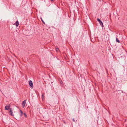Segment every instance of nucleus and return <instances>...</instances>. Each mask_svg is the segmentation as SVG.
I'll list each match as a JSON object with an SVG mask.
<instances>
[{"label": "nucleus", "instance_id": "obj_1", "mask_svg": "<svg viewBox=\"0 0 127 127\" xmlns=\"http://www.w3.org/2000/svg\"><path fill=\"white\" fill-rule=\"evenodd\" d=\"M97 21L99 22L100 25L101 26L103 27V23L100 19L99 18H97Z\"/></svg>", "mask_w": 127, "mask_h": 127}, {"label": "nucleus", "instance_id": "obj_2", "mask_svg": "<svg viewBox=\"0 0 127 127\" xmlns=\"http://www.w3.org/2000/svg\"><path fill=\"white\" fill-rule=\"evenodd\" d=\"M26 100H25L22 102V105L23 108L25 107L26 104Z\"/></svg>", "mask_w": 127, "mask_h": 127}, {"label": "nucleus", "instance_id": "obj_3", "mask_svg": "<svg viewBox=\"0 0 127 127\" xmlns=\"http://www.w3.org/2000/svg\"><path fill=\"white\" fill-rule=\"evenodd\" d=\"M10 107V105H6L5 106V109L6 110H7L9 109V108Z\"/></svg>", "mask_w": 127, "mask_h": 127}, {"label": "nucleus", "instance_id": "obj_4", "mask_svg": "<svg viewBox=\"0 0 127 127\" xmlns=\"http://www.w3.org/2000/svg\"><path fill=\"white\" fill-rule=\"evenodd\" d=\"M10 111L9 113L10 114V115L12 116H13L14 115L13 114V112L12 111L11 109L9 108Z\"/></svg>", "mask_w": 127, "mask_h": 127}, {"label": "nucleus", "instance_id": "obj_5", "mask_svg": "<svg viewBox=\"0 0 127 127\" xmlns=\"http://www.w3.org/2000/svg\"><path fill=\"white\" fill-rule=\"evenodd\" d=\"M29 84L30 86L32 87L33 86V84L32 81L31 80H30L29 82Z\"/></svg>", "mask_w": 127, "mask_h": 127}, {"label": "nucleus", "instance_id": "obj_6", "mask_svg": "<svg viewBox=\"0 0 127 127\" xmlns=\"http://www.w3.org/2000/svg\"><path fill=\"white\" fill-rule=\"evenodd\" d=\"M23 114V112H22V111L21 110H20V116H22V115Z\"/></svg>", "mask_w": 127, "mask_h": 127}, {"label": "nucleus", "instance_id": "obj_7", "mask_svg": "<svg viewBox=\"0 0 127 127\" xmlns=\"http://www.w3.org/2000/svg\"><path fill=\"white\" fill-rule=\"evenodd\" d=\"M19 24V23L18 21H17L15 23V25L17 27Z\"/></svg>", "mask_w": 127, "mask_h": 127}, {"label": "nucleus", "instance_id": "obj_8", "mask_svg": "<svg viewBox=\"0 0 127 127\" xmlns=\"http://www.w3.org/2000/svg\"><path fill=\"white\" fill-rule=\"evenodd\" d=\"M116 42H118V43H120V41L118 39V38H116Z\"/></svg>", "mask_w": 127, "mask_h": 127}, {"label": "nucleus", "instance_id": "obj_9", "mask_svg": "<svg viewBox=\"0 0 127 127\" xmlns=\"http://www.w3.org/2000/svg\"><path fill=\"white\" fill-rule=\"evenodd\" d=\"M23 114L24 115L25 117V118H27V115L26 114V113H23Z\"/></svg>", "mask_w": 127, "mask_h": 127}, {"label": "nucleus", "instance_id": "obj_10", "mask_svg": "<svg viewBox=\"0 0 127 127\" xmlns=\"http://www.w3.org/2000/svg\"><path fill=\"white\" fill-rule=\"evenodd\" d=\"M41 21L43 23V24H45V22H44V21H43V19H42V18H41Z\"/></svg>", "mask_w": 127, "mask_h": 127}, {"label": "nucleus", "instance_id": "obj_11", "mask_svg": "<svg viewBox=\"0 0 127 127\" xmlns=\"http://www.w3.org/2000/svg\"><path fill=\"white\" fill-rule=\"evenodd\" d=\"M73 121L74 122H76V121H77V120H76V121H75V120L74 118H73L72 119Z\"/></svg>", "mask_w": 127, "mask_h": 127}, {"label": "nucleus", "instance_id": "obj_12", "mask_svg": "<svg viewBox=\"0 0 127 127\" xmlns=\"http://www.w3.org/2000/svg\"><path fill=\"white\" fill-rule=\"evenodd\" d=\"M59 49L58 48H56V51H58L59 50Z\"/></svg>", "mask_w": 127, "mask_h": 127}, {"label": "nucleus", "instance_id": "obj_13", "mask_svg": "<svg viewBox=\"0 0 127 127\" xmlns=\"http://www.w3.org/2000/svg\"><path fill=\"white\" fill-rule=\"evenodd\" d=\"M51 0V1H53V0Z\"/></svg>", "mask_w": 127, "mask_h": 127}]
</instances>
